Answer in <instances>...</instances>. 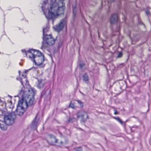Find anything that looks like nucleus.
<instances>
[{
    "label": "nucleus",
    "mask_w": 151,
    "mask_h": 151,
    "mask_svg": "<svg viewBox=\"0 0 151 151\" xmlns=\"http://www.w3.org/2000/svg\"><path fill=\"white\" fill-rule=\"evenodd\" d=\"M57 0H45L41 7L42 10L47 20L51 19L52 23L58 17L63 14L65 9V0H59L62 6H59L56 2Z\"/></svg>",
    "instance_id": "1"
},
{
    "label": "nucleus",
    "mask_w": 151,
    "mask_h": 151,
    "mask_svg": "<svg viewBox=\"0 0 151 151\" xmlns=\"http://www.w3.org/2000/svg\"><path fill=\"white\" fill-rule=\"evenodd\" d=\"M26 92V96L24 97V101L26 105V108L31 106L35 104V96L36 93V91L34 88H31Z\"/></svg>",
    "instance_id": "2"
},
{
    "label": "nucleus",
    "mask_w": 151,
    "mask_h": 151,
    "mask_svg": "<svg viewBox=\"0 0 151 151\" xmlns=\"http://www.w3.org/2000/svg\"><path fill=\"white\" fill-rule=\"evenodd\" d=\"M26 92H24L22 89L20 91L18 95L17 96L21 97V99L19 100L17 104V107L15 110V112H17V114L21 116L23 115L25 110L23 106L24 103V97L26 96Z\"/></svg>",
    "instance_id": "3"
},
{
    "label": "nucleus",
    "mask_w": 151,
    "mask_h": 151,
    "mask_svg": "<svg viewBox=\"0 0 151 151\" xmlns=\"http://www.w3.org/2000/svg\"><path fill=\"white\" fill-rule=\"evenodd\" d=\"M55 39L53 38L51 35H48L45 39L42 42L41 48H46L50 46L53 45L55 44Z\"/></svg>",
    "instance_id": "4"
},
{
    "label": "nucleus",
    "mask_w": 151,
    "mask_h": 151,
    "mask_svg": "<svg viewBox=\"0 0 151 151\" xmlns=\"http://www.w3.org/2000/svg\"><path fill=\"white\" fill-rule=\"evenodd\" d=\"M29 58L32 61L35 65L40 66L42 65L43 62L45 60V56L42 55H29Z\"/></svg>",
    "instance_id": "5"
},
{
    "label": "nucleus",
    "mask_w": 151,
    "mask_h": 151,
    "mask_svg": "<svg viewBox=\"0 0 151 151\" xmlns=\"http://www.w3.org/2000/svg\"><path fill=\"white\" fill-rule=\"evenodd\" d=\"M3 116L4 123L7 125H10L12 124L14 122V118L13 117L12 113H6L4 111Z\"/></svg>",
    "instance_id": "6"
},
{
    "label": "nucleus",
    "mask_w": 151,
    "mask_h": 151,
    "mask_svg": "<svg viewBox=\"0 0 151 151\" xmlns=\"http://www.w3.org/2000/svg\"><path fill=\"white\" fill-rule=\"evenodd\" d=\"M51 90L49 86H47L44 88L41 93L40 98H44V99L50 98L51 95Z\"/></svg>",
    "instance_id": "7"
},
{
    "label": "nucleus",
    "mask_w": 151,
    "mask_h": 151,
    "mask_svg": "<svg viewBox=\"0 0 151 151\" xmlns=\"http://www.w3.org/2000/svg\"><path fill=\"white\" fill-rule=\"evenodd\" d=\"M78 118L81 117V121L83 122H86L87 119H88V116L87 112L83 111H79L76 114Z\"/></svg>",
    "instance_id": "8"
},
{
    "label": "nucleus",
    "mask_w": 151,
    "mask_h": 151,
    "mask_svg": "<svg viewBox=\"0 0 151 151\" xmlns=\"http://www.w3.org/2000/svg\"><path fill=\"white\" fill-rule=\"evenodd\" d=\"M66 23L65 19H62L60 20L59 24L56 25L55 27H54V28L56 31H60L63 28Z\"/></svg>",
    "instance_id": "9"
},
{
    "label": "nucleus",
    "mask_w": 151,
    "mask_h": 151,
    "mask_svg": "<svg viewBox=\"0 0 151 151\" xmlns=\"http://www.w3.org/2000/svg\"><path fill=\"white\" fill-rule=\"evenodd\" d=\"M22 76L23 78H21V77H19V78H17V80L20 81L23 87H24V85L23 84V81H24L26 82V85H29V83L28 81L26 74H25V73H24L22 75Z\"/></svg>",
    "instance_id": "10"
},
{
    "label": "nucleus",
    "mask_w": 151,
    "mask_h": 151,
    "mask_svg": "<svg viewBox=\"0 0 151 151\" xmlns=\"http://www.w3.org/2000/svg\"><path fill=\"white\" fill-rule=\"evenodd\" d=\"M27 52H29L31 55H39V56H42V55H44L42 52H40V51L39 50H35V49H32V48H30L28 50Z\"/></svg>",
    "instance_id": "11"
},
{
    "label": "nucleus",
    "mask_w": 151,
    "mask_h": 151,
    "mask_svg": "<svg viewBox=\"0 0 151 151\" xmlns=\"http://www.w3.org/2000/svg\"><path fill=\"white\" fill-rule=\"evenodd\" d=\"M118 18V15L114 13L112 14L110 19L111 24H113L117 22Z\"/></svg>",
    "instance_id": "12"
},
{
    "label": "nucleus",
    "mask_w": 151,
    "mask_h": 151,
    "mask_svg": "<svg viewBox=\"0 0 151 151\" xmlns=\"http://www.w3.org/2000/svg\"><path fill=\"white\" fill-rule=\"evenodd\" d=\"M50 27L48 26H46L45 27H43L42 33H43V36L42 37V39L43 40L42 41L44 40L45 39H46V37H47L48 35H47L46 33L49 30Z\"/></svg>",
    "instance_id": "13"
},
{
    "label": "nucleus",
    "mask_w": 151,
    "mask_h": 151,
    "mask_svg": "<svg viewBox=\"0 0 151 151\" xmlns=\"http://www.w3.org/2000/svg\"><path fill=\"white\" fill-rule=\"evenodd\" d=\"M37 116H36L32 124V128L34 130L36 129L38 126V120L37 119Z\"/></svg>",
    "instance_id": "14"
},
{
    "label": "nucleus",
    "mask_w": 151,
    "mask_h": 151,
    "mask_svg": "<svg viewBox=\"0 0 151 151\" xmlns=\"http://www.w3.org/2000/svg\"><path fill=\"white\" fill-rule=\"evenodd\" d=\"M73 19L74 20H75L77 14V6L76 5H75V6H73Z\"/></svg>",
    "instance_id": "15"
},
{
    "label": "nucleus",
    "mask_w": 151,
    "mask_h": 151,
    "mask_svg": "<svg viewBox=\"0 0 151 151\" xmlns=\"http://www.w3.org/2000/svg\"><path fill=\"white\" fill-rule=\"evenodd\" d=\"M83 80L86 83H88L89 81V76L86 73H84L82 76Z\"/></svg>",
    "instance_id": "16"
},
{
    "label": "nucleus",
    "mask_w": 151,
    "mask_h": 151,
    "mask_svg": "<svg viewBox=\"0 0 151 151\" xmlns=\"http://www.w3.org/2000/svg\"><path fill=\"white\" fill-rule=\"evenodd\" d=\"M0 111H1V114H0V122L4 123V111L3 110H0Z\"/></svg>",
    "instance_id": "17"
},
{
    "label": "nucleus",
    "mask_w": 151,
    "mask_h": 151,
    "mask_svg": "<svg viewBox=\"0 0 151 151\" xmlns=\"http://www.w3.org/2000/svg\"><path fill=\"white\" fill-rule=\"evenodd\" d=\"M0 128L3 130H5L7 129V127L6 124L0 122Z\"/></svg>",
    "instance_id": "18"
},
{
    "label": "nucleus",
    "mask_w": 151,
    "mask_h": 151,
    "mask_svg": "<svg viewBox=\"0 0 151 151\" xmlns=\"http://www.w3.org/2000/svg\"><path fill=\"white\" fill-rule=\"evenodd\" d=\"M114 118L117 120V121L118 122L120 123L121 124H124V125H125V123L123 122L122 120H121V119H120V118L119 117H114Z\"/></svg>",
    "instance_id": "19"
},
{
    "label": "nucleus",
    "mask_w": 151,
    "mask_h": 151,
    "mask_svg": "<svg viewBox=\"0 0 151 151\" xmlns=\"http://www.w3.org/2000/svg\"><path fill=\"white\" fill-rule=\"evenodd\" d=\"M77 120L76 118L73 117H69L67 120V122L68 123H73Z\"/></svg>",
    "instance_id": "20"
},
{
    "label": "nucleus",
    "mask_w": 151,
    "mask_h": 151,
    "mask_svg": "<svg viewBox=\"0 0 151 151\" xmlns=\"http://www.w3.org/2000/svg\"><path fill=\"white\" fill-rule=\"evenodd\" d=\"M37 81L38 83L37 85V87L38 88H42V87H43V85L42 83V80H38Z\"/></svg>",
    "instance_id": "21"
},
{
    "label": "nucleus",
    "mask_w": 151,
    "mask_h": 151,
    "mask_svg": "<svg viewBox=\"0 0 151 151\" xmlns=\"http://www.w3.org/2000/svg\"><path fill=\"white\" fill-rule=\"evenodd\" d=\"M49 136H50V137L52 138H53L55 140L54 142L55 143H57L58 140L57 139H56V137L54 135H52V134H49Z\"/></svg>",
    "instance_id": "22"
},
{
    "label": "nucleus",
    "mask_w": 151,
    "mask_h": 151,
    "mask_svg": "<svg viewBox=\"0 0 151 151\" xmlns=\"http://www.w3.org/2000/svg\"><path fill=\"white\" fill-rule=\"evenodd\" d=\"M145 14L148 17H151V13L148 9L145 10Z\"/></svg>",
    "instance_id": "23"
},
{
    "label": "nucleus",
    "mask_w": 151,
    "mask_h": 151,
    "mask_svg": "<svg viewBox=\"0 0 151 151\" xmlns=\"http://www.w3.org/2000/svg\"><path fill=\"white\" fill-rule=\"evenodd\" d=\"M74 150L76 151H83V149L81 147H78L75 148Z\"/></svg>",
    "instance_id": "24"
},
{
    "label": "nucleus",
    "mask_w": 151,
    "mask_h": 151,
    "mask_svg": "<svg viewBox=\"0 0 151 151\" xmlns=\"http://www.w3.org/2000/svg\"><path fill=\"white\" fill-rule=\"evenodd\" d=\"M77 101L78 103V104L80 105V106L81 108H82L83 106V103L82 101H80V100H76Z\"/></svg>",
    "instance_id": "25"
},
{
    "label": "nucleus",
    "mask_w": 151,
    "mask_h": 151,
    "mask_svg": "<svg viewBox=\"0 0 151 151\" xmlns=\"http://www.w3.org/2000/svg\"><path fill=\"white\" fill-rule=\"evenodd\" d=\"M137 20H138V23L139 24H143V25H144V24H143V23L142 22V20H141L140 19V18H139V17H138Z\"/></svg>",
    "instance_id": "26"
},
{
    "label": "nucleus",
    "mask_w": 151,
    "mask_h": 151,
    "mask_svg": "<svg viewBox=\"0 0 151 151\" xmlns=\"http://www.w3.org/2000/svg\"><path fill=\"white\" fill-rule=\"evenodd\" d=\"M69 107L73 109L75 108V106L74 103H72L71 102H70L69 105Z\"/></svg>",
    "instance_id": "27"
},
{
    "label": "nucleus",
    "mask_w": 151,
    "mask_h": 151,
    "mask_svg": "<svg viewBox=\"0 0 151 151\" xmlns=\"http://www.w3.org/2000/svg\"><path fill=\"white\" fill-rule=\"evenodd\" d=\"M22 52H24L25 53V55L26 56H27V52H28V51H26V50H25V49H22ZM28 53H29V52H28ZM29 55H30V53H29Z\"/></svg>",
    "instance_id": "28"
},
{
    "label": "nucleus",
    "mask_w": 151,
    "mask_h": 151,
    "mask_svg": "<svg viewBox=\"0 0 151 151\" xmlns=\"http://www.w3.org/2000/svg\"><path fill=\"white\" fill-rule=\"evenodd\" d=\"M122 56V53L121 52H119L118 53V57H121Z\"/></svg>",
    "instance_id": "29"
},
{
    "label": "nucleus",
    "mask_w": 151,
    "mask_h": 151,
    "mask_svg": "<svg viewBox=\"0 0 151 151\" xmlns=\"http://www.w3.org/2000/svg\"><path fill=\"white\" fill-rule=\"evenodd\" d=\"M84 65V64L83 63H80L79 65L80 68H82Z\"/></svg>",
    "instance_id": "30"
},
{
    "label": "nucleus",
    "mask_w": 151,
    "mask_h": 151,
    "mask_svg": "<svg viewBox=\"0 0 151 151\" xmlns=\"http://www.w3.org/2000/svg\"><path fill=\"white\" fill-rule=\"evenodd\" d=\"M114 113L115 115H117V114H119V112H118L117 111V110H116V109H114Z\"/></svg>",
    "instance_id": "31"
},
{
    "label": "nucleus",
    "mask_w": 151,
    "mask_h": 151,
    "mask_svg": "<svg viewBox=\"0 0 151 151\" xmlns=\"http://www.w3.org/2000/svg\"><path fill=\"white\" fill-rule=\"evenodd\" d=\"M33 68H35V67H32L31 68L28 70H25V73H27L28 72L29 70L32 69Z\"/></svg>",
    "instance_id": "32"
},
{
    "label": "nucleus",
    "mask_w": 151,
    "mask_h": 151,
    "mask_svg": "<svg viewBox=\"0 0 151 151\" xmlns=\"http://www.w3.org/2000/svg\"><path fill=\"white\" fill-rule=\"evenodd\" d=\"M68 142V140L67 139H66V138H65V141L64 142V144H67Z\"/></svg>",
    "instance_id": "33"
},
{
    "label": "nucleus",
    "mask_w": 151,
    "mask_h": 151,
    "mask_svg": "<svg viewBox=\"0 0 151 151\" xmlns=\"http://www.w3.org/2000/svg\"><path fill=\"white\" fill-rule=\"evenodd\" d=\"M0 102H1V103H3V104H4L5 106L6 105V103L5 102V101H4L3 102V101H2V100H1L0 98Z\"/></svg>",
    "instance_id": "34"
},
{
    "label": "nucleus",
    "mask_w": 151,
    "mask_h": 151,
    "mask_svg": "<svg viewBox=\"0 0 151 151\" xmlns=\"http://www.w3.org/2000/svg\"><path fill=\"white\" fill-rule=\"evenodd\" d=\"M120 27V26H117V29L116 30V31H119V30Z\"/></svg>",
    "instance_id": "35"
},
{
    "label": "nucleus",
    "mask_w": 151,
    "mask_h": 151,
    "mask_svg": "<svg viewBox=\"0 0 151 151\" xmlns=\"http://www.w3.org/2000/svg\"><path fill=\"white\" fill-rule=\"evenodd\" d=\"M115 1V0H109V1H108V3H109V2H110L111 3H112V2H114Z\"/></svg>",
    "instance_id": "36"
},
{
    "label": "nucleus",
    "mask_w": 151,
    "mask_h": 151,
    "mask_svg": "<svg viewBox=\"0 0 151 151\" xmlns=\"http://www.w3.org/2000/svg\"><path fill=\"white\" fill-rule=\"evenodd\" d=\"M104 1V0H101V4L102 5H103V1Z\"/></svg>",
    "instance_id": "37"
},
{
    "label": "nucleus",
    "mask_w": 151,
    "mask_h": 151,
    "mask_svg": "<svg viewBox=\"0 0 151 151\" xmlns=\"http://www.w3.org/2000/svg\"><path fill=\"white\" fill-rule=\"evenodd\" d=\"M8 96L10 98H11L12 97V96H11L9 95H8Z\"/></svg>",
    "instance_id": "38"
},
{
    "label": "nucleus",
    "mask_w": 151,
    "mask_h": 151,
    "mask_svg": "<svg viewBox=\"0 0 151 151\" xmlns=\"http://www.w3.org/2000/svg\"><path fill=\"white\" fill-rule=\"evenodd\" d=\"M63 142H62V141H61V142H60V144H63Z\"/></svg>",
    "instance_id": "39"
},
{
    "label": "nucleus",
    "mask_w": 151,
    "mask_h": 151,
    "mask_svg": "<svg viewBox=\"0 0 151 151\" xmlns=\"http://www.w3.org/2000/svg\"><path fill=\"white\" fill-rule=\"evenodd\" d=\"M143 55L142 54H141L140 55V56H143Z\"/></svg>",
    "instance_id": "40"
},
{
    "label": "nucleus",
    "mask_w": 151,
    "mask_h": 151,
    "mask_svg": "<svg viewBox=\"0 0 151 151\" xmlns=\"http://www.w3.org/2000/svg\"><path fill=\"white\" fill-rule=\"evenodd\" d=\"M19 74L20 75V70H19Z\"/></svg>",
    "instance_id": "41"
},
{
    "label": "nucleus",
    "mask_w": 151,
    "mask_h": 151,
    "mask_svg": "<svg viewBox=\"0 0 151 151\" xmlns=\"http://www.w3.org/2000/svg\"><path fill=\"white\" fill-rule=\"evenodd\" d=\"M20 65H22V64H20Z\"/></svg>",
    "instance_id": "42"
},
{
    "label": "nucleus",
    "mask_w": 151,
    "mask_h": 151,
    "mask_svg": "<svg viewBox=\"0 0 151 151\" xmlns=\"http://www.w3.org/2000/svg\"><path fill=\"white\" fill-rule=\"evenodd\" d=\"M62 127L63 128H65V127Z\"/></svg>",
    "instance_id": "43"
},
{
    "label": "nucleus",
    "mask_w": 151,
    "mask_h": 151,
    "mask_svg": "<svg viewBox=\"0 0 151 151\" xmlns=\"http://www.w3.org/2000/svg\"><path fill=\"white\" fill-rule=\"evenodd\" d=\"M10 102H12V101H11H11H10Z\"/></svg>",
    "instance_id": "44"
},
{
    "label": "nucleus",
    "mask_w": 151,
    "mask_h": 151,
    "mask_svg": "<svg viewBox=\"0 0 151 151\" xmlns=\"http://www.w3.org/2000/svg\"><path fill=\"white\" fill-rule=\"evenodd\" d=\"M66 148H68V147H66Z\"/></svg>",
    "instance_id": "45"
},
{
    "label": "nucleus",
    "mask_w": 151,
    "mask_h": 151,
    "mask_svg": "<svg viewBox=\"0 0 151 151\" xmlns=\"http://www.w3.org/2000/svg\"><path fill=\"white\" fill-rule=\"evenodd\" d=\"M80 129H81V130H82V129H81V128H80Z\"/></svg>",
    "instance_id": "46"
},
{
    "label": "nucleus",
    "mask_w": 151,
    "mask_h": 151,
    "mask_svg": "<svg viewBox=\"0 0 151 151\" xmlns=\"http://www.w3.org/2000/svg\"><path fill=\"white\" fill-rule=\"evenodd\" d=\"M104 2H105V0H104Z\"/></svg>",
    "instance_id": "47"
},
{
    "label": "nucleus",
    "mask_w": 151,
    "mask_h": 151,
    "mask_svg": "<svg viewBox=\"0 0 151 151\" xmlns=\"http://www.w3.org/2000/svg\"><path fill=\"white\" fill-rule=\"evenodd\" d=\"M7 68H8V67Z\"/></svg>",
    "instance_id": "48"
},
{
    "label": "nucleus",
    "mask_w": 151,
    "mask_h": 151,
    "mask_svg": "<svg viewBox=\"0 0 151 151\" xmlns=\"http://www.w3.org/2000/svg\"><path fill=\"white\" fill-rule=\"evenodd\" d=\"M1 53V52H0V53Z\"/></svg>",
    "instance_id": "49"
}]
</instances>
